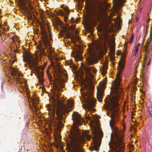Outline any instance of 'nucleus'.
<instances>
[{
    "label": "nucleus",
    "instance_id": "1",
    "mask_svg": "<svg viewBox=\"0 0 152 152\" xmlns=\"http://www.w3.org/2000/svg\"><path fill=\"white\" fill-rule=\"evenodd\" d=\"M67 74L63 72L61 69H58L57 77L54 82V91L53 92V96H52L51 98L53 110L56 112V117H55V113H53L50 119V122L59 134L61 132V129L64 126L62 122L64 120L63 115L65 113H68L72 110L73 105L72 101L67 102V104L66 105L64 103V101L60 99L61 94L60 92L64 86V83L67 81Z\"/></svg>",
    "mask_w": 152,
    "mask_h": 152
},
{
    "label": "nucleus",
    "instance_id": "2",
    "mask_svg": "<svg viewBox=\"0 0 152 152\" xmlns=\"http://www.w3.org/2000/svg\"><path fill=\"white\" fill-rule=\"evenodd\" d=\"M119 73L117 74V77L112 83V90L114 95L109 100L105 102L109 112L107 113V116H109L111 118L110 121V124H116L118 121L119 118V112L118 110L119 105V100L122 98L123 96V88L120 82L122 72L125 67V62L124 59L121 58L119 62Z\"/></svg>",
    "mask_w": 152,
    "mask_h": 152
},
{
    "label": "nucleus",
    "instance_id": "3",
    "mask_svg": "<svg viewBox=\"0 0 152 152\" xmlns=\"http://www.w3.org/2000/svg\"><path fill=\"white\" fill-rule=\"evenodd\" d=\"M72 117L73 126L71 130L70 140L67 143V145L70 152H83L82 146L85 137L89 140L91 136L87 132H83L79 130L78 128V126L82 124L80 116L78 113L74 112Z\"/></svg>",
    "mask_w": 152,
    "mask_h": 152
},
{
    "label": "nucleus",
    "instance_id": "4",
    "mask_svg": "<svg viewBox=\"0 0 152 152\" xmlns=\"http://www.w3.org/2000/svg\"><path fill=\"white\" fill-rule=\"evenodd\" d=\"M99 37L100 41L97 42L96 44V51L95 49L93 50L91 48L89 51L90 56L86 58V64L88 65H93L97 63V61L96 60L93 56L95 54L99 53L102 51V47H103L104 49L106 52L107 48L106 47L107 43L108 44H110V50L109 53V55L111 60L114 59L113 55L115 53V43L111 37H110L107 33H103L100 36H99Z\"/></svg>",
    "mask_w": 152,
    "mask_h": 152
},
{
    "label": "nucleus",
    "instance_id": "5",
    "mask_svg": "<svg viewBox=\"0 0 152 152\" xmlns=\"http://www.w3.org/2000/svg\"><path fill=\"white\" fill-rule=\"evenodd\" d=\"M23 60L24 62H28L29 65V69L31 71L35 72L37 78L42 81L43 77L42 71L45 68V66H37V65H38L37 61L34 58L33 56L27 52H26L23 54Z\"/></svg>",
    "mask_w": 152,
    "mask_h": 152
},
{
    "label": "nucleus",
    "instance_id": "6",
    "mask_svg": "<svg viewBox=\"0 0 152 152\" xmlns=\"http://www.w3.org/2000/svg\"><path fill=\"white\" fill-rule=\"evenodd\" d=\"M93 88L92 86L90 84H86L84 85V88H82V90L86 91H83L81 90L83 98L86 103V104L84 106L85 108L90 111H93V108L95 105L96 100L93 97Z\"/></svg>",
    "mask_w": 152,
    "mask_h": 152
},
{
    "label": "nucleus",
    "instance_id": "7",
    "mask_svg": "<svg viewBox=\"0 0 152 152\" xmlns=\"http://www.w3.org/2000/svg\"><path fill=\"white\" fill-rule=\"evenodd\" d=\"M92 133L94 136L93 137V141L94 146L93 148L94 150L98 151L103 136V133L100 129L96 127L93 129Z\"/></svg>",
    "mask_w": 152,
    "mask_h": 152
},
{
    "label": "nucleus",
    "instance_id": "8",
    "mask_svg": "<svg viewBox=\"0 0 152 152\" xmlns=\"http://www.w3.org/2000/svg\"><path fill=\"white\" fill-rule=\"evenodd\" d=\"M89 12L90 23L91 24L95 25L101 15L100 11L97 9L96 7L93 6L90 8Z\"/></svg>",
    "mask_w": 152,
    "mask_h": 152
},
{
    "label": "nucleus",
    "instance_id": "9",
    "mask_svg": "<svg viewBox=\"0 0 152 152\" xmlns=\"http://www.w3.org/2000/svg\"><path fill=\"white\" fill-rule=\"evenodd\" d=\"M59 25H60V27L62 28V30L59 32L60 36H63L64 34L66 35V37L68 38L70 37L71 33L69 31L68 29L63 25V22L61 20L57 18L56 20V25L54 26V28L57 31L59 30V28L57 27V26Z\"/></svg>",
    "mask_w": 152,
    "mask_h": 152
},
{
    "label": "nucleus",
    "instance_id": "10",
    "mask_svg": "<svg viewBox=\"0 0 152 152\" xmlns=\"http://www.w3.org/2000/svg\"><path fill=\"white\" fill-rule=\"evenodd\" d=\"M106 83L104 82L100 83V88H97V98L99 102L102 101L103 94L105 88Z\"/></svg>",
    "mask_w": 152,
    "mask_h": 152
},
{
    "label": "nucleus",
    "instance_id": "11",
    "mask_svg": "<svg viewBox=\"0 0 152 152\" xmlns=\"http://www.w3.org/2000/svg\"><path fill=\"white\" fill-rule=\"evenodd\" d=\"M41 29L42 31H44V36L42 37V40L43 44L45 46V48L47 47L48 45L50 44L48 40V37L47 34L46 33L45 29L43 26H41Z\"/></svg>",
    "mask_w": 152,
    "mask_h": 152
},
{
    "label": "nucleus",
    "instance_id": "12",
    "mask_svg": "<svg viewBox=\"0 0 152 152\" xmlns=\"http://www.w3.org/2000/svg\"><path fill=\"white\" fill-rule=\"evenodd\" d=\"M83 68L86 74L89 75H91V71L94 73H96L97 72V70L96 68L93 66L89 67L85 66Z\"/></svg>",
    "mask_w": 152,
    "mask_h": 152
},
{
    "label": "nucleus",
    "instance_id": "13",
    "mask_svg": "<svg viewBox=\"0 0 152 152\" xmlns=\"http://www.w3.org/2000/svg\"><path fill=\"white\" fill-rule=\"evenodd\" d=\"M37 48L38 49V51L40 53V55H43L44 54V48L43 47L42 44V43H40L39 45L37 46Z\"/></svg>",
    "mask_w": 152,
    "mask_h": 152
},
{
    "label": "nucleus",
    "instance_id": "14",
    "mask_svg": "<svg viewBox=\"0 0 152 152\" xmlns=\"http://www.w3.org/2000/svg\"><path fill=\"white\" fill-rule=\"evenodd\" d=\"M125 0H115V3L119 7H121L124 5Z\"/></svg>",
    "mask_w": 152,
    "mask_h": 152
},
{
    "label": "nucleus",
    "instance_id": "15",
    "mask_svg": "<svg viewBox=\"0 0 152 152\" xmlns=\"http://www.w3.org/2000/svg\"><path fill=\"white\" fill-rule=\"evenodd\" d=\"M107 65L106 64L103 65V68L101 69L102 74L105 75L107 73Z\"/></svg>",
    "mask_w": 152,
    "mask_h": 152
},
{
    "label": "nucleus",
    "instance_id": "16",
    "mask_svg": "<svg viewBox=\"0 0 152 152\" xmlns=\"http://www.w3.org/2000/svg\"><path fill=\"white\" fill-rule=\"evenodd\" d=\"M47 52L48 53V56L49 58L50 59L53 58L54 57V56L53 55V53L54 52V51L50 49H49V48L47 49Z\"/></svg>",
    "mask_w": 152,
    "mask_h": 152
},
{
    "label": "nucleus",
    "instance_id": "17",
    "mask_svg": "<svg viewBox=\"0 0 152 152\" xmlns=\"http://www.w3.org/2000/svg\"><path fill=\"white\" fill-rule=\"evenodd\" d=\"M151 41V39L150 38H148L147 41L146 42V47L148 48L150 44V42Z\"/></svg>",
    "mask_w": 152,
    "mask_h": 152
},
{
    "label": "nucleus",
    "instance_id": "18",
    "mask_svg": "<svg viewBox=\"0 0 152 152\" xmlns=\"http://www.w3.org/2000/svg\"><path fill=\"white\" fill-rule=\"evenodd\" d=\"M85 116L86 120H90L91 117L89 114H85Z\"/></svg>",
    "mask_w": 152,
    "mask_h": 152
},
{
    "label": "nucleus",
    "instance_id": "19",
    "mask_svg": "<svg viewBox=\"0 0 152 152\" xmlns=\"http://www.w3.org/2000/svg\"><path fill=\"white\" fill-rule=\"evenodd\" d=\"M134 35L133 34H132L131 36V37L130 39V41L129 42V43L130 44L132 42L133 40L134 39Z\"/></svg>",
    "mask_w": 152,
    "mask_h": 152
},
{
    "label": "nucleus",
    "instance_id": "20",
    "mask_svg": "<svg viewBox=\"0 0 152 152\" xmlns=\"http://www.w3.org/2000/svg\"><path fill=\"white\" fill-rule=\"evenodd\" d=\"M11 74L12 76H15V77H16L17 79H18V75H18L17 72H12Z\"/></svg>",
    "mask_w": 152,
    "mask_h": 152
},
{
    "label": "nucleus",
    "instance_id": "21",
    "mask_svg": "<svg viewBox=\"0 0 152 152\" xmlns=\"http://www.w3.org/2000/svg\"><path fill=\"white\" fill-rule=\"evenodd\" d=\"M64 10L65 12H66L67 13H69V9L67 8H64Z\"/></svg>",
    "mask_w": 152,
    "mask_h": 152
},
{
    "label": "nucleus",
    "instance_id": "22",
    "mask_svg": "<svg viewBox=\"0 0 152 152\" xmlns=\"http://www.w3.org/2000/svg\"><path fill=\"white\" fill-rule=\"evenodd\" d=\"M138 48H135V54H134V56H135L136 55V54L137 53L138 51Z\"/></svg>",
    "mask_w": 152,
    "mask_h": 152
},
{
    "label": "nucleus",
    "instance_id": "23",
    "mask_svg": "<svg viewBox=\"0 0 152 152\" xmlns=\"http://www.w3.org/2000/svg\"><path fill=\"white\" fill-rule=\"evenodd\" d=\"M152 36V31H151L150 36H149L150 38V39H151V38Z\"/></svg>",
    "mask_w": 152,
    "mask_h": 152
},
{
    "label": "nucleus",
    "instance_id": "24",
    "mask_svg": "<svg viewBox=\"0 0 152 152\" xmlns=\"http://www.w3.org/2000/svg\"><path fill=\"white\" fill-rule=\"evenodd\" d=\"M27 11L28 13V14L31 17V18L32 16H31V13H30V11L29 10H27Z\"/></svg>",
    "mask_w": 152,
    "mask_h": 152
},
{
    "label": "nucleus",
    "instance_id": "25",
    "mask_svg": "<svg viewBox=\"0 0 152 152\" xmlns=\"http://www.w3.org/2000/svg\"><path fill=\"white\" fill-rule=\"evenodd\" d=\"M72 62L71 61H69L68 62H67V64L68 65H70L72 64Z\"/></svg>",
    "mask_w": 152,
    "mask_h": 152
},
{
    "label": "nucleus",
    "instance_id": "26",
    "mask_svg": "<svg viewBox=\"0 0 152 152\" xmlns=\"http://www.w3.org/2000/svg\"><path fill=\"white\" fill-rule=\"evenodd\" d=\"M147 48H148L146 47V48L145 49V53H148L149 52V51L148 50Z\"/></svg>",
    "mask_w": 152,
    "mask_h": 152
},
{
    "label": "nucleus",
    "instance_id": "27",
    "mask_svg": "<svg viewBox=\"0 0 152 152\" xmlns=\"http://www.w3.org/2000/svg\"><path fill=\"white\" fill-rule=\"evenodd\" d=\"M140 43H138L136 46L135 48H138V47L140 46Z\"/></svg>",
    "mask_w": 152,
    "mask_h": 152
},
{
    "label": "nucleus",
    "instance_id": "28",
    "mask_svg": "<svg viewBox=\"0 0 152 152\" xmlns=\"http://www.w3.org/2000/svg\"><path fill=\"white\" fill-rule=\"evenodd\" d=\"M151 58H150V60H149V62H148V63L147 64V65H148H148H149L150 64V62H151Z\"/></svg>",
    "mask_w": 152,
    "mask_h": 152
},
{
    "label": "nucleus",
    "instance_id": "29",
    "mask_svg": "<svg viewBox=\"0 0 152 152\" xmlns=\"http://www.w3.org/2000/svg\"><path fill=\"white\" fill-rule=\"evenodd\" d=\"M18 51L17 49H15V50H14V52L15 53L18 52Z\"/></svg>",
    "mask_w": 152,
    "mask_h": 152
},
{
    "label": "nucleus",
    "instance_id": "30",
    "mask_svg": "<svg viewBox=\"0 0 152 152\" xmlns=\"http://www.w3.org/2000/svg\"><path fill=\"white\" fill-rule=\"evenodd\" d=\"M151 110H152V106H151ZM149 113L150 114V115H151V117H152V113H150V111H149Z\"/></svg>",
    "mask_w": 152,
    "mask_h": 152
},
{
    "label": "nucleus",
    "instance_id": "31",
    "mask_svg": "<svg viewBox=\"0 0 152 152\" xmlns=\"http://www.w3.org/2000/svg\"><path fill=\"white\" fill-rule=\"evenodd\" d=\"M47 74L48 76L50 78V76L49 73H47Z\"/></svg>",
    "mask_w": 152,
    "mask_h": 152
},
{
    "label": "nucleus",
    "instance_id": "32",
    "mask_svg": "<svg viewBox=\"0 0 152 152\" xmlns=\"http://www.w3.org/2000/svg\"><path fill=\"white\" fill-rule=\"evenodd\" d=\"M35 99H34V98H32V101H34L35 100Z\"/></svg>",
    "mask_w": 152,
    "mask_h": 152
},
{
    "label": "nucleus",
    "instance_id": "33",
    "mask_svg": "<svg viewBox=\"0 0 152 152\" xmlns=\"http://www.w3.org/2000/svg\"><path fill=\"white\" fill-rule=\"evenodd\" d=\"M124 126V128H125L126 127V125H125V124H124V126Z\"/></svg>",
    "mask_w": 152,
    "mask_h": 152
},
{
    "label": "nucleus",
    "instance_id": "34",
    "mask_svg": "<svg viewBox=\"0 0 152 152\" xmlns=\"http://www.w3.org/2000/svg\"><path fill=\"white\" fill-rule=\"evenodd\" d=\"M117 18H118V20H119L120 19L119 18H118V17H117Z\"/></svg>",
    "mask_w": 152,
    "mask_h": 152
},
{
    "label": "nucleus",
    "instance_id": "35",
    "mask_svg": "<svg viewBox=\"0 0 152 152\" xmlns=\"http://www.w3.org/2000/svg\"><path fill=\"white\" fill-rule=\"evenodd\" d=\"M50 37H51V34H50Z\"/></svg>",
    "mask_w": 152,
    "mask_h": 152
},
{
    "label": "nucleus",
    "instance_id": "36",
    "mask_svg": "<svg viewBox=\"0 0 152 152\" xmlns=\"http://www.w3.org/2000/svg\"><path fill=\"white\" fill-rule=\"evenodd\" d=\"M146 58V56H145V59Z\"/></svg>",
    "mask_w": 152,
    "mask_h": 152
},
{
    "label": "nucleus",
    "instance_id": "37",
    "mask_svg": "<svg viewBox=\"0 0 152 152\" xmlns=\"http://www.w3.org/2000/svg\"><path fill=\"white\" fill-rule=\"evenodd\" d=\"M1 26V25L0 24V27Z\"/></svg>",
    "mask_w": 152,
    "mask_h": 152
},
{
    "label": "nucleus",
    "instance_id": "38",
    "mask_svg": "<svg viewBox=\"0 0 152 152\" xmlns=\"http://www.w3.org/2000/svg\"><path fill=\"white\" fill-rule=\"evenodd\" d=\"M26 66H27V64H26Z\"/></svg>",
    "mask_w": 152,
    "mask_h": 152
}]
</instances>
